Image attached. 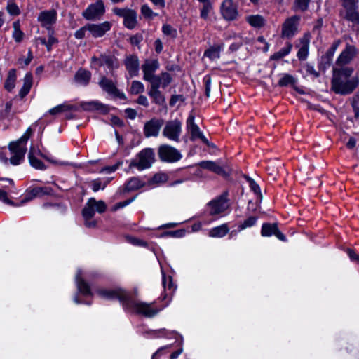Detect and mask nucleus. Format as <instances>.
Instances as JSON below:
<instances>
[{"mask_svg": "<svg viewBox=\"0 0 359 359\" xmlns=\"http://www.w3.org/2000/svg\"><path fill=\"white\" fill-rule=\"evenodd\" d=\"M353 71V68L349 67H334L331 90L341 95L351 94L359 85V78L351 76Z\"/></svg>", "mask_w": 359, "mask_h": 359, "instance_id": "f257e3e1", "label": "nucleus"}, {"mask_svg": "<svg viewBox=\"0 0 359 359\" xmlns=\"http://www.w3.org/2000/svg\"><path fill=\"white\" fill-rule=\"evenodd\" d=\"M159 67L160 65L157 60H146L141 67L143 79L149 82L150 84L161 82V87L165 88L172 82V79L168 72H161L159 75H156L155 72L159 69Z\"/></svg>", "mask_w": 359, "mask_h": 359, "instance_id": "f03ea898", "label": "nucleus"}, {"mask_svg": "<svg viewBox=\"0 0 359 359\" xmlns=\"http://www.w3.org/2000/svg\"><path fill=\"white\" fill-rule=\"evenodd\" d=\"M32 134L31 128H28L22 136L15 142L9 144L8 148L13 156L10 158V162L14 165H19L24 158L27 151L26 144Z\"/></svg>", "mask_w": 359, "mask_h": 359, "instance_id": "7ed1b4c3", "label": "nucleus"}, {"mask_svg": "<svg viewBox=\"0 0 359 359\" xmlns=\"http://www.w3.org/2000/svg\"><path fill=\"white\" fill-rule=\"evenodd\" d=\"M154 304V302L149 304L143 302H137L133 300L130 296L126 309L132 310L147 318H153L163 309V307L154 308L153 307Z\"/></svg>", "mask_w": 359, "mask_h": 359, "instance_id": "20e7f679", "label": "nucleus"}, {"mask_svg": "<svg viewBox=\"0 0 359 359\" xmlns=\"http://www.w3.org/2000/svg\"><path fill=\"white\" fill-rule=\"evenodd\" d=\"M155 161V154L152 149L146 148L140 151L136 158L129 164V169L136 168L139 170L149 168Z\"/></svg>", "mask_w": 359, "mask_h": 359, "instance_id": "39448f33", "label": "nucleus"}, {"mask_svg": "<svg viewBox=\"0 0 359 359\" xmlns=\"http://www.w3.org/2000/svg\"><path fill=\"white\" fill-rule=\"evenodd\" d=\"M96 294L101 298L107 300L118 299L126 309L129 301L130 294L121 288L105 289L100 288L96 290Z\"/></svg>", "mask_w": 359, "mask_h": 359, "instance_id": "423d86ee", "label": "nucleus"}, {"mask_svg": "<svg viewBox=\"0 0 359 359\" xmlns=\"http://www.w3.org/2000/svg\"><path fill=\"white\" fill-rule=\"evenodd\" d=\"M300 16L292 15L287 18L282 25L280 36L282 39L291 40L299 32Z\"/></svg>", "mask_w": 359, "mask_h": 359, "instance_id": "0eeeda50", "label": "nucleus"}, {"mask_svg": "<svg viewBox=\"0 0 359 359\" xmlns=\"http://www.w3.org/2000/svg\"><path fill=\"white\" fill-rule=\"evenodd\" d=\"M112 12L116 15L123 18V25L129 29H133L137 24V13L128 8H118L115 7L112 9Z\"/></svg>", "mask_w": 359, "mask_h": 359, "instance_id": "6e6552de", "label": "nucleus"}, {"mask_svg": "<svg viewBox=\"0 0 359 359\" xmlns=\"http://www.w3.org/2000/svg\"><path fill=\"white\" fill-rule=\"evenodd\" d=\"M228 192L224 191L220 196L216 197L208 203L210 208V215H216L224 212L229 207L228 201Z\"/></svg>", "mask_w": 359, "mask_h": 359, "instance_id": "1a4fd4ad", "label": "nucleus"}, {"mask_svg": "<svg viewBox=\"0 0 359 359\" xmlns=\"http://www.w3.org/2000/svg\"><path fill=\"white\" fill-rule=\"evenodd\" d=\"M105 13V7L102 0H96L83 12V17L87 20H100Z\"/></svg>", "mask_w": 359, "mask_h": 359, "instance_id": "9d476101", "label": "nucleus"}, {"mask_svg": "<svg viewBox=\"0 0 359 359\" xmlns=\"http://www.w3.org/2000/svg\"><path fill=\"white\" fill-rule=\"evenodd\" d=\"M158 154L159 158L163 162L175 163L182 158L180 152L168 144L161 145Z\"/></svg>", "mask_w": 359, "mask_h": 359, "instance_id": "9b49d317", "label": "nucleus"}, {"mask_svg": "<svg viewBox=\"0 0 359 359\" xmlns=\"http://www.w3.org/2000/svg\"><path fill=\"white\" fill-rule=\"evenodd\" d=\"M182 133V123L178 119L166 122L163 130V135L168 139L175 141H180V136Z\"/></svg>", "mask_w": 359, "mask_h": 359, "instance_id": "f8f14e48", "label": "nucleus"}, {"mask_svg": "<svg viewBox=\"0 0 359 359\" xmlns=\"http://www.w3.org/2000/svg\"><path fill=\"white\" fill-rule=\"evenodd\" d=\"M358 53V49L355 46L346 43L345 48L336 60V65L338 67H345L344 66L351 63Z\"/></svg>", "mask_w": 359, "mask_h": 359, "instance_id": "ddd939ff", "label": "nucleus"}, {"mask_svg": "<svg viewBox=\"0 0 359 359\" xmlns=\"http://www.w3.org/2000/svg\"><path fill=\"white\" fill-rule=\"evenodd\" d=\"M38 22L41 26L48 29L50 32L52 26L57 21V12L54 9L41 11L38 15Z\"/></svg>", "mask_w": 359, "mask_h": 359, "instance_id": "4468645a", "label": "nucleus"}, {"mask_svg": "<svg viewBox=\"0 0 359 359\" xmlns=\"http://www.w3.org/2000/svg\"><path fill=\"white\" fill-rule=\"evenodd\" d=\"M100 88L109 95L120 99H125L126 95L123 93H121L116 87L114 83L106 76H102L98 83Z\"/></svg>", "mask_w": 359, "mask_h": 359, "instance_id": "2eb2a0df", "label": "nucleus"}, {"mask_svg": "<svg viewBox=\"0 0 359 359\" xmlns=\"http://www.w3.org/2000/svg\"><path fill=\"white\" fill-rule=\"evenodd\" d=\"M221 13L226 20H234L238 15V8L233 0H224L221 6Z\"/></svg>", "mask_w": 359, "mask_h": 359, "instance_id": "dca6fc26", "label": "nucleus"}, {"mask_svg": "<svg viewBox=\"0 0 359 359\" xmlns=\"http://www.w3.org/2000/svg\"><path fill=\"white\" fill-rule=\"evenodd\" d=\"M187 128L191 133V139L195 140L196 139H200L203 143L208 146H210L208 139L203 135L202 132L200 130L198 126L194 122V116L191 114L187 120Z\"/></svg>", "mask_w": 359, "mask_h": 359, "instance_id": "f3484780", "label": "nucleus"}, {"mask_svg": "<svg viewBox=\"0 0 359 359\" xmlns=\"http://www.w3.org/2000/svg\"><path fill=\"white\" fill-rule=\"evenodd\" d=\"M111 23L109 21H105L99 24H87L86 28L94 38H99L103 36L106 32L110 30Z\"/></svg>", "mask_w": 359, "mask_h": 359, "instance_id": "a211bd4d", "label": "nucleus"}, {"mask_svg": "<svg viewBox=\"0 0 359 359\" xmlns=\"http://www.w3.org/2000/svg\"><path fill=\"white\" fill-rule=\"evenodd\" d=\"M163 124V119L152 118L147 121L144 126V134L145 137H156Z\"/></svg>", "mask_w": 359, "mask_h": 359, "instance_id": "6ab92c4d", "label": "nucleus"}, {"mask_svg": "<svg viewBox=\"0 0 359 359\" xmlns=\"http://www.w3.org/2000/svg\"><path fill=\"white\" fill-rule=\"evenodd\" d=\"M160 87H161V82L152 83V84H150L148 95L152 99L154 104L163 106L165 104V98L163 93L159 90Z\"/></svg>", "mask_w": 359, "mask_h": 359, "instance_id": "aec40b11", "label": "nucleus"}, {"mask_svg": "<svg viewBox=\"0 0 359 359\" xmlns=\"http://www.w3.org/2000/svg\"><path fill=\"white\" fill-rule=\"evenodd\" d=\"M124 65L130 77L138 75L139 72V59L135 55L127 56L124 60Z\"/></svg>", "mask_w": 359, "mask_h": 359, "instance_id": "412c9836", "label": "nucleus"}, {"mask_svg": "<svg viewBox=\"0 0 359 359\" xmlns=\"http://www.w3.org/2000/svg\"><path fill=\"white\" fill-rule=\"evenodd\" d=\"M261 233L263 236L274 235L280 241H286L285 236L279 231L276 224H264L262 227Z\"/></svg>", "mask_w": 359, "mask_h": 359, "instance_id": "4be33fe9", "label": "nucleus"}, {"mask_svg": "<svg viewBox=\"0 0 359 359\" xmlns=\"http://www.w3.org/2000/svg\"><path fill=\"white\" fill-rule=\"evenodd\" d=\"M299 44L297 47H299L297 56L300 60H305L309 54V48L310 42V36L309 34H304L299 39Z\"/></svg>", "mask_w": 359, "mask_h": 359, "instance_id": "5701e85b", "label": "nucleus"}, {"mask_svg": "<svg viewBox=\"0 0 359 359\" xmlns=\"http://www.w3.org/2000/svg\"><path fill=\"white\" fill-rule=\"evenodd\" d=\"M81 107L85 111H100L103 114H107L109 111L108 107L102 103L97 101L92 100L89 102H82L80 104Z\"/></svg>", "mask_w": 359, "mask_h": 359, "instance_id": "b1692460", "label": "nucleus"}, {"mask_svg": "<svg viewBox=\"0 0 359 359\" xmlns=\"http://www.w3.org/2000/svg\"><path fill=\"white\" fill-rule=\"evenodd\" d=\"M76 283L77 289L83 295L90 296L92 295L90 285L82 278V271L79 269L76 275Z\"/></svg>", "mask_w": 359, "mask_h": 359, "instance_id": "393cba45", "label": "nucleus"}, {"mask_svg": "<svg viewBox=\"0 0 359 359\" xmlns=\"http://www.w3.org/2000/svg\"><path fill=\"white\" fill-rule=\"evenodd\" d=\"M199 166L203 169L212 171L217 175L226 176V172L224 168L218 165L216 162L211 161H203L198 163Z\"/></svg>", "mask_w": 359, "mask_h": 359, "instance_id": "a878e982", "label": "nucleus"}, {"mask_svg": "<svg viewBox=\"0 0 359 359\" xmlns=\"http://www.w3.org/2000/svg\"><path fill=\"white\" fill-rule=\"evenodd\" d=\"M53 189L50 187H34L29 193L30 196L26 197L22 201V203L31 200L34 197H41L45 195H51Z\"/></svg>", "mask_w": 359, "mask_h": 359, "instance_id": "bb28decb", "label": "nucleus"}, {"mask_svg": "<svg viewBox=\"0 0 359 359\" xmlns=\"http://www.w3.org/2000/svg\"><path fill=\"white\" fill-rule=\"evenodd\" d=\"M91 79L90 72L84 69H79L74 75V81L76 83L86 86Z\"/></svg>", "mask_w": 359, "mask_h": 359, "instance_id": "cd10ccee", "label": "nucleus"}, {"mask_svg": "<svg viewBox=\"0 0 359 359\" xmlns=\"http://www.w3.org/2000/svg\"><path fill=\"white\" fill-rule=\"evenodd\" d=\"M357 6L348 8L340 12V15L344 19L355 24H359V13L356 11Z\"/></svg>", "mask_w": 359, "mask_h": 359, "instance_id": "c85d7f7f", "label": "nucleus"}, {"mask_svg": "<svg viewBox=\"0 0 359 359\" xmlns=\"http://www.w3.org/2000/svg\"><path fill=\"white\" fill-rule=\"evenodd\" d=\"M92 60L96 62L99 66L106 65L109 69H113L116 62L114 57L106 55H102L99 57H93Z\"/></svg>", "mask_w": 359, "mask_h": 359, "instance_id": "c756f323", "label": "nucleus"}, {"mask_svg": "<svg viewBox=\"0 0 359 359\" xmlns=\"http://www.w3.org/2000/svg\"><path fill=\"white\" fill-rule=\"evenodd\" d=\"M32 86V75L31 73L25 74L23 80V86L19 92V96L23 98L29 92Z\"/></svg>", "mask_w": 359, "mask_h": 359, "instance_id": "7c9ffc66", "label": "nucleus"}, {"mask_svg": "<svg viewBox=\"0 0 359 359\" xmlns=\"http://www.w3.org/2000/svg\"><path fill=\"white\" fill-rule=\"evenodd\" d=\"M77 107L75 105L69 104H59L48 111V113L50 115L55 116L62 112L68 111H76Z\"/></svg>", "mask_w": 359, "mask_h": 359, "instance_id": "2f4dec72", "label": "nucleus"}, {"mask_svg": "<svg viewBox=\"0 0 359 359\" xmlns=\"http://www.w3.org/2000/svg\"><path fill=\"white\" fill-rule=\"evenodd\" d=\"M95 199L94 198H90L86 206L83 208L82 210V215L84 217L85 220L91 219L95 215V208L92 205V203H95Z\"/></svg>", "mask_w": 359, "mask_h": 359, "instance_id": "473e14b6", "label": "nucleus"}, {"mask_svg": "<svg viewBox=\"0 0 359 359\" xmlns=\"http://www.w3.org/2000/svg\"><path fill=\"white\" fill-rule=\"evenodd\" d=\"M246 20L252 27L255 28L262 27L265 24L264 18L260 15H249Z\"/></svg>", "mask_w": 359, "mask_h": 359, "instance_id": "72a5a7b5", "label": "nucleus"}, {"mask_svg": "<svg viewBox=\"0 0 359 359\" xmlns=\"http://www.w3.org/2000/svg\"><path fill=\"white\" fill-rule=\"evenodd\" d=\"M144 185L138 177H132L125 184V190L127 191H131L137 190Z\"/></svg>", "mask_w": 359, "mask_h": 359, "instance_id": "f704fd0d", "label": "nucleus"}, {"mask_svg": "<svg viewBox=\"0 0 359 359\" xmlns=\"http://www.w3.org/2000/svg\"><path fill=\"white\" fill-rule=\"evenodd\" d=\"M16 80V70L15 69H11L9 70L8 73L7 79H6L4 87L5 88L11 91L15 87V82Z\"/></svg>", "mask_w": 359, "mask_h": 359, "instance_id": "c9c22d12", "label": "nucleus"}, {"mask_svg": "<svg viewBox=\"0 0 359 359\" xmlns=\"http://www.w3.org/2000/svg\"><path fill=\"white\" fill-rule=\"evenodd\" d=\"M229 228L226 224H222L212 229L209 232L210 237L221 238L224 236L229 232Z\"/></svg>", "mask_w": 359, "mask_h": 359, "instance_id": "e433bc0d", "label": "nucleus"}, {"mask_svg": "<svg viewBox=\"0 0 359 359\" xmlns=\"http://www.w3.org/2000/svg\"><path fill=\"white\" fill-rule=\"evenodd\" d=\"M292 48V44L290 42H287L285 47L283 48L279 51L275 53L273 55L271 56V60H278L284 57L290 53Z\"/></svg>", "mask_w": 359, "mask_h": 359, "instance_id": "4c0bfd02", "label": "nucleus"}, {"mask_svg": "<svg viewBox=\"0 0 359 359\" xmlns=\"http://www.w3.org/2000/svg\"><path fill=\"white\" fill-rule=\"evenodd\" d=\"M28 157H29V163L32 167H34L36 169H39V170H45L46 169V166H45L44 163L34 156L32 147L30 149Z\"/></svg>", "mask_w": 359, "mask_h": 359, "instance_id": "58836bf2", "label": "nucleus"}, {"mask_svg": "<svg viewBox=\"0 0 359 359\" xmlns=\"http://www.w3.org/2000/svg\"><path fill=\"white\" fill-rule=\"evenodd\" d=\"M341 43L340 40H336L334 41V43L332 44L331 47L327 50V51L325 53V55L323 57V60H326V62L330 65L333 55L336 51V50L338 48Z\"/></svg>", "mask_w": 359, "mask_h": 359, "instance_id": "ea45409f", "label": "nucleus"}, {"mask_svg": "<svg viewBox=\"0 0 359 359\" xmlns=\"http://www.w3.org/2000/svg\"><path fill=\"white\" fill-rule=\"evenodd\" d=\"M222 50V47L219 46L215 47H211L210 48L206 50L204 53V56L210 58V60H217L220 57V52Z\"/></svg>", "mask_w": 359, "mask_h": 359, "instance_id": "a19ab883", "label": "nucleus"}, {"mask_svg": "<svg viewBox=\"0 0 359 359\" xmlns=\"http://www.w3.org/2000/svg\"><path fill=\"white\" fill-rule=\"evenodd\" d=\"M296 82L297 80L293 76L288 74H283L278 81V86H287L288 85H294Z\"/></svg>", "mask_w": 359, "mask_h": 359, "instance_id": "79ce46f5", "label": "nucleus"}, {"mask_svg": "<svg viewBox=\"0 0 359 359\" xmlns=\"http://www.w3.org/2000/svg\"><path fill=\"white\" fill-rule=\"evenodd\" d=\"M13 38L17 43H20L22 41L24 33L20 30V25L18 21L14 22L13 24Z\"/></svg>", "mask_w": 359, "mask_h": 359, "instance_id": "37998d69", "label": "nucleus"}, {"mask_svg": "<svg viewBox=\"0 0 359 359\" xmlns=\"http://www.w3.org/2000/svg\"><path fill=\"white\" fill-rule=\"evenodd\" d=\"M129 91L133 95L142 93L144 91V86L140 81H133Z\"/></svg>", "mask_w": 359, "mask_h": 359, "instance_id": "c03bdc74", "label": "nucleus"}, {"mask_svg": "<svg viewBox=\"0 0 359 359\" xmlns=\"http://www.w3.org/2000/svg\"><path fill=\"white\" fill-rule=\"evenodd\" d=\"M162 32L165 35L169 36L172 39L176 38L177 36V30L168 24H165L163 25Z\"/></svg>", "mask_w": 359, "mask_h": 359, "instance_id": "a18cd8bd", "label": "nucleus"}, {"mask_svg": "<svg viewBox=\"0 0 359 359\" xmlns=\"http://www.w3.org/2000/svg\"><path fill=\"white\" fill-rule=\"evenodd\" d=\"M203 5L201 9V17L203 19H207L208 16V13L212 8V4L210 1L203 3Z\"/></svg>", "mask_w": 359, "mask_h": 359, "instance_id": "49530a36", "label": "nucleus"}, {"mask_svg": "<svg viewBox=\"0 0 359 359\" xmlns=\"http://www.w3.org/2000/svg\"><path fill=\"white\" fill-rule=\"evenodd\" d=\"M109 180L105 181L102 183L100 179H97L91 182L92 189L93 191H97L100 189H104V187L107 185Z\"/></svg>", "mask_w": 359, "mask_h": 359, "instance_id": "de8ad7c7", "label": "nucleus"}, {"mask_svg": "<svg viewBox=\"0 0 359 359\" xmlns=\"http://www.w3.org/2000/svg\"><path fill=\"white\" fill-rule=\"evenodd\" d=\"M141 13L144 18L149 19H151L154 16L157 15V14L154 13L152 11V10L149 8V6L147 4H144L141 6Z\"/></svg>", "mask_w": 359, "mask_h": 359, "instance_id": "09e8293b", "label": "nucleus"}, {"mask_svg": "<svg viewBox=\"0 0 359 359\" xmlns=\"http://www.w3.org/2000/svg\"><path fill=\"white\" fill-rule=\"evenodd\" d=\"M310 1L311 0H295L294 5L298 10L304 12L308 9Z\"/></svg>", "mask_w": 359, "mask_h": 359, "instance_id": "8fccbe9b", "label": "nucleus"}, {"mask_svg": "<svg viewBox=\"0 0 359 359\" xmlns=\"http://www.w3.org/2000/svg\"><path fill=\"white\" fill-rule=\"evenodd\" d=\"M168 175L164 173H157L152 178V182L158 184L165 182L168 180Z\"/></svg>", "mask_w": 359, "mask_h": 359, "instance_id": "3c124183", "label": "nucleus"}, {"mask_svg": "<svg viewBox=\"0 0 359 359\" xmlns=\"http://www.w3.org/2000/svg\"><path fill=\"white\" fill-rule=\"evenodd\" d=\"M7 11L12 15H18L20 13L18 6L13 2H9L8 4Z\"/></svg>", "mask_w": 359, "mask_h": 359, "instance_id": "603ef678", "label": "nucleus"}, {"mask_svg": "<svg viewBox=\"0 0 359 359\" xmlns=\"http://www.w3.org/2000/svg\"><path fill=\"white\" fill-rule=\"evenodd\" d=\"M203 83L205 88V95L209 97L210 95V86H211V77L210 75H206L203 78Z\"/></svg>", "mask_w": 359, "mask_h": 359, "instance_id": "864d4df0", "label": "nucleus"}, {"mask_svg": "<svg viewBox=\"0 0 359 359\" xmlns=\"http://www.w3.org/2000/svg\"><path fill=\"white\" fill-rule=\"evenodd\" d=\"M233 38H235L236 39V41L233 43L230 46L229 49L231 51L237 50L243 45V39H242L241 36H234Z\"/></svg>", "mask_w": 359, "mask_h": 359, "instance_id": "5fc2aeb1", "label": "nucleus"}, {"mask_svg": "<svg viewBox=\"0 0 359 359\" xmlns=\"http://www.w3.org/2000/svg\"><path fill=\"white\" fill-rule=\"evenodd\" d=\"M92 205H93L94 208L96 209L97 212H98L99 213L104 212L107 209V206L104 202L102 201H97L95 200V202L92 203Z\"/></svg>", "mask_w": 359, "mask_h": 359, "instance_id": "6e6d98bb", "label": "nucleus"}, {"mask_svg": "<svg viewBox=\"0 0 359 359\" xmlns=\"http://www.w3.org/2000/svg\"><path fill=\"white\" fill-rule=\"evenodd\" d=\"M256 222V217H250L243 222V223L241 226V228L243 229L248 227H251L255 224Z\"/></svg>", "mask_w": 359, "mask_h": 359, "instance_id": "4d7b16f0", "label": "nucleus"}, {"mask_svg": "<svg viewBox=\"0 0 359 359\" xmlns=\"http://www.w3.org/2000/svg\"><path fill=\"white\" fill-rule=\"evenodd\" d=\"M32 59H33V55H32V53L31 50H29L28 51V54H27V58H25V59L19 58L18 59V63L22 66V67H24L27 66L28 65H29V63L31 62Z\"/></svg>", "mask_w": 359, "mask_h": 359, "instance_id": "13d9d810", "label": "nucleus"}, {"mask_svg": "<svg viewBox=\"0 0 359 359\" xmlns=\"http://www.w3.org/2000/svg\"><path fill=\"white\" fill-rule=\"evenodd\" d=\"M0 201L6 204L14 205V203L8 197V193L5 190L0 189Z\"/></svg>", "mask_w": 359, "mask_h": 359, "instance_id": "bf43d9fd", "label": "nucleus"}, {"mask_svg": "<svg viewBox=\"0 0 359 359\" xmlns=\"http://www.w3.org/2000/svg\"><path fill=\"white\" fill-rule=\"evenodd\" d=\"M48 40L47 41L46 48L48 50L51 49L52 46L57 42V40L53 36V31L51 30L50 32H48Z\"/></svg>", "mask_w": 359, "mask_h": 359, "instance_id": "052dcab7", "label": "nucleus"}, {"mask_svg": "<svg viewBox=\"0 0 359 359\" xmlns=\"http://www.w3.org/2000/svg\"><path fill=\"white\" fill-rule=\"evenodd\" d=\"M250 189L254 191L255 194H257L259 197L262 198L260 188L259 185L254 181H250V184H249Z\"/></svg>", "mask_w": 359, "mask_h": 359, "instance_id": "680f3d73", "label": "nucleus"}, {"mask_svg": "<svg viewBox=\"0 0 359 359\" xmlns=\"http://www.w3.org/2000/svg\"><path fill=\"white\" fill-rule=\"evenodd\" d=\"M88 31V28H86V25L81 27V29H78L75 34L74 36L78 39H81L84 38L86 32Z\"/></svg>", "mask_w": 359, "mask_h": 359, "instance_id": "e2e57ef3", "label": "nucleus"}, {"mask_svg": "<svg viewBox=\"0 0 359 359\" xmlns=\"http://www.w3.org/2000/svg\"><path fill=\"white\" fill-rule=\"evenodd\" d=\"M121 165V162H118L112 166H107L102 169L101 172H106L107 173H111L116 171Z\"/></svg>", "mask_w": 359, "mask_h": 359, "instance_id": "0e129e2a", "label": "nucleus"}, {"mask_svg": "<svg viewBox=\"0 0 359 359\" xmlns=\"http://www.w3.org/2000/svg\"><path fill=\"white\" fill-rule=\"evenodd\" d=\"M342 6L344 7V10H346L348 8L356 7L357 6L355 0H346L342 1Z\"/></svg>", "mask_w": 359, "mask_h": 359, "instance_id": "69168bd1", "label": "nucleus"}, {"mask_svg": "<svg viewBox=\"0 0 359 359\" xmlns=\"http://www.w3.org/2000/svg\"><path fill=\"white\" fill-rule=\"evenodd\" d=\"M306 72L309 74L313 75L315 77L319 76V73L315 70L314 67L307 64L305 67Z\"/></svg>", "mask_w": 359, "mask_h": 359, "instance_id": "338daca9", "label": "nucleus"}, {"mask_svg": "<svg viewBox=\"0 0 359 359\" xmlns=\"http://www.w3.org/2000/svg\"><path fill=\"white\" fill-rule=\"evenodd\" d=\"M137 103L145 107H147L149 106L148 100L147 97L144 95H140L137 100Z\"/></svg>", "mask_w": 359, "mask_h": 359, "instance_id": "774afa93", "label": "nucleus"}]
</instances>
